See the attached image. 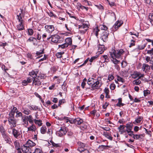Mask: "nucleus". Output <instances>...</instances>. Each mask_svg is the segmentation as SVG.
<instances>
[{"mask_svg": "<svg viewBox=\"0 0 153 153\" xmlns=\"http://www.w3.org/2000/svg\"><path fill=\"white\" fill-rule=\"evenodd\" d=\"M125 51L123 49L114 50L111 52H109L110 56L112 58H115L117 59L121 58L122 55L124 53Z\"/></svg>", "mask_w": 153, "mask_h": 153, "instance_id": "1", "label": "nucleus"}, {"mask_svg": "<svg viewBox=\"0 0 153 153\" xmlns=\"http://www.w3.org/2000/svg\"><path fill=\"white\" fill-rule=\"evenodd\" d=\"M51 38V41L54 43H61L62 42L63 38L57 34L52 35L48 38L47 39L48 40H49Z\"/></svg>", "mask_w": 153, "mask_h": 153, "instance_id": "2", "label": "nucleus"}, {"mask_svg": "<svg viewBox=\"0 0 153 153\" xmlns=\"http://www.w3.org/2000/svg\"><path fill=\"white\" fill-rule=\"evenodd\" d=\"M65 42L64 44L59 45V48L61 49H64L67 47L69 45H71L72 43V40L71 38H68L65 39Z\"/></svg>", "mask_w": 153, "mask_h": 153, "instance_id": "3", "label": "nucleus"}, {"mask_svg": "<svg viewBox=\"0 0 153 153\" xmlns=\"http://www.w3.org/2000/svg\"><path fill=\"white\" fill-rule=\"evenodd\" d=\"M99 29L98 28V27H96L94 29L93 32L95 33V35L97 36L98 34V32L100 31V29L101 30V32L104 31V30H107V27L104 25H100L99 27Z\"/></svg>", "mask_w": 153, "mask_h": 153, "instance_id": "4", "label": "nucleus"}, {"mask_svg": "<svg viewBox=\"0 0 153 153\" xmlns=\"http://www.w3.org/2000/svg\"><path fill=\"white\" fill-rule=\"evenodd\" d=\"M100 34V39L104 42H106L108 40L109 32L108 30H104Z\"/></svg>", "mask_w": 153, "mask_h": 153, "instance_id": "5", "label": "nucleus"}, {"mask_svg": "<svg viewBox=\"0 0 153 153\" xmlns=\"http://www.w3.org/2000/svg\"><path fill=\"white\" fill-rule=\"evenodd\" d=\"M67 132L66 128L65 127H61L60 129L56 131V134L57 136L61 137L65 135Z\"/></svg>", "mask_w": 153, "mask_h": 153, "instance_id": "6", "label": "nucleus"}, {"mask_svg": "<svg viewBox=\"0 0 153 153\" xmlns=\"http://www.w3.org/2000/svg\"><path fill=\"white\" fill-rule=\"evenodd\" d=\"M9 124L10 125L11 128L16 126V121L14 117H9L8 118Z\"/></svg>", "mask_w": 153, "mask_h": 153, "instance_id": "7", "label": "nucleus"}, {"mask_svg": "<svg viewBox=\"0 0 153 153\" xmlns=\"http://www.w3.org/2000/svg\"><path fill=\"white\" fill-rule=\"evenodd\" d=\"M100 78V77H98L97 79V80L94 83H92L91 88H92V90L97 89L101 86V85L99 86L100 82L99 81V78Z\"/></svg>", "mask_w": 153, "mask_h": 153, "instance_id": "8", "label": "nucleus"}, {"mask_svg": "<svg viewBox=\"0 0 153 153\" xmlns=\"http://www.w3.org/2000/svg\"><path fill=\"white\" fill-rule=\"evenodd\" d=\"M76 7L79 11H80L81 10H85L86 11H87L88 9V7L82 5L80 3H77Z\"/></svg>", "mask_w": 153, "mask_h": 153, "instance_id": "9", "label": "nucleus"}, {"mask_svg": "<svg viewBox=\"0 0 153 153\" xmlns=\"http://www.w3.org/2000/svg\"><path fill=\"white\" fill-rule=\"evenodd\" d=\"M45 27L46 31L49 33H51L54 30V27L53 25H46Z\"/></svg>", "mask_w": 153, "mask_h": 153, "instance_id": "10", "label": "nucleus"}, {"mask_svg": "<svg viewBox=\"0 0 153 153\" xmlns=\"http://www.w3.org/2000/svg\"><path fill=\"white\" fill-rule=\"evenodd\" d=\"M3 138L6 143L10 145L12 143L10 138L7 134L2 136Z\"/></svg>", "mask_w": 153, "mask_h": 153, "instance_id": "11", "label": "nucleus"}, {"mask_svg": "<svg viewBox=\"0 0 153 153\" xmlns=\"http://www.w3.org/2000/svg\"><path fill=\"white\" fill-rule=\"evenodd\" d=\"M12 129V133L13 136L16 138H18V137L20 136V133L18 130H17L14 128H11Z\"/></svg>", "mask_w": 153, "mask_h": 153, "instance_id": "12", "label": "nucleus"}, {"mask_svg": "<svg viewBox=\"0 0 153 153\" xmlns=\"http://www.w3.org/2000/svg\"><path fill=\"white\" fill-rule=\"evenodd\" d=\"M21 149L24 153H31L30 147H28L23 145L21 147Z\"/></svg>", "mask_w": 153, "mask_h": 153, "instance_id": "13", "label": "nucleus"}, {"mask_svg": "<svg viewBox=\"0 0 153 153\" xmlns=\"http://www.w3.org/2000/svg\"><path fill=\"white\" fill-rule=\"evenodd\" d=\"M42 81L40 80L37 77H34L33 81V84L36 86H39L41 85Z\"/></svg>", "mask_w": 153, "mask_h": 153, "instance_id": "14", "label": "nucleus"}, {"mask_svg": "<svg viewBox=\"0 0 153 153\" xmlns=\"http://www.w3.org/2000/svg\"><path fill=\"white\" fill-rule=\"evenodd\" d=\"M123 22L122 20H118L115 23L113 27L116 30L119 27L122 25Z\"/></svg>", "mask_w": 153, "mask_h": 153, "instance_id": "15", "label": "nucleus"}, {"mask_svg": "<svg viewBox=\"0 0 153 153\" xmlns=\"http://www.w3.org/2000/svg\"><path fill=\"white\" fill-rule=\"evenodd\" d=\"M24 145L28 147H30L34 146L36 145V144L31 140H28Z\"/></svg>", "mask_w": 153, "mask_h": 153, "instance_id": "16", "label": "nucleus"}, {"mask_svg": "<svg viewBox=\"0 0 153 153\" xmlns=\"http://www.w3.org/2000/svg\"><path fill=\"white\" fill-rule=\"evenodd\" d=\"M19 22V23L17 26V28L19 30H22L24 29V22Z\"/></svg>", "mask_w": 153, "mask_h": 153, "instance_id": "17", "label": "nucleus"}, {"mask_svg": "<svg viewBox=\"0 0 153 153\" xmlns=\"http://www.w3.org/2000/svg\"><path fill=\"white\" fill-rule=\"evenodd\" d=\"M17 111L16 107H13V109H11V111L9 114V117H14L15 112Z\"/></svg>", "mask_w": 153, "mask_h": 153, "instance_id": "18", "label": "nucleus"}, {"mask_svg": "<svg viewBox=\"0 0 153 153\" xmlns=\"http://www.w3.org/2000/svg\"><path fill=\"white\" fill-rule=\"evenodd\" d=\"M132 124L130 123H128L126 124V131L127 133H129L128 132L131 131V130L132 129Z\"/></svg>", "mask_w": 153, "mask_h": 153, "instance_id": "19", "label": "nucleus"}, {"mask_svg": "<svg viewBox=\"0 0 153 153\" xmlns=\"http://www.w3.org/2000/svg\"><path fill=\"white\" fill-rule=\"evenodd\" d=\"M142 69L143 71L146 72L149 70L150 66L148 64L144 63L143 64Z\"/></svg>", "mask_w": 153, "mask_h": 153, "instance_id": "20", "label": "nucleus"}, {"mask_svg": "<svg viewBox=\"0 0 153 153\" xmlns=\"http://www.w3.org/2000/svg\"><path fill=\"white\" fill-rule=\"evenodd\" d=\"M103 135L107 139L111 140H112L113 137L111 136L109 133L104 131L103 133Z\"/></svg>", "mask_w": 153, "mask_h": 153, "instance_id": "21", "label": "nucleus"}, {"mask_svg": "<svg viewBox=\"0 0 153 153\" xmlns=\"http://www.w3.org/2000/svg\"><path fill=\"white\" fill-rule=\"evenodd\" d=\"M140 75V73L137 71H134L133 74H131L132 77L134 79H135L137 77H139V76Z\"/></svg>", "mask_w": 153, "mask_h": 153, "instance_id": "22", "label": "nucleus"}, {"mask_svg": "<svg viewBox=\"0 0 153 153\" xmlns=\"http://www.w3.org/2000/svg\"><path fill=\"white\" fill-rule=\"evenodd\" d=\"M28 131H31L32 132L35 131L36 128L35 125L33 124H32L31 126H30L29 127H28Z\"/></svg>", "mask_w": 153, "mask_h": 153, "instance_id": "23", "label": "nucleus"}, {"mask_svg": "<svg viewBox=\"0 0 153 153\" xmlns=\"http://www.w3.org/2000/svg\"><path fill=\"white\" fill-rule=\"evenodd\" d=\"M23 11V10L21 9V13H19V14L17 15V19L18 20L19 22H24V21L22 19V17L21 15V13H22Z\"/></svg>", "mask_w": 153, "mask_h": 153, "instance_id": "24", "label": "nucleus"}, {"mask_svg": "<svg viewBox=\"0 0 153 153\" xmlns=\"http://www.w3.org/2000/svg\"><path fill=\"white\" fill-rule=\"evenodd\" d=\"M98 52L100 54H102L105 50L104 46L103 45H100L98 48Z\"/></svg>", "mask_w": 153, "mask_h": 153, "instance_id": "25", "label": "nucleus"}, {"mask_svg": "<svg viewBox=\"0 0 153 153\" xmlns=\"http://www.w3.org/2000/svg\"><path fill=\"white\" fill-rule=\"evenodd\" d=\"M37 72H35L34 71H32L31 72L29 73V75L32 77L33 79L34 77H37Z\"/></svg>", "mask_w": 153, "mask_h": 153, "instance_id": "26", "label": "nucleus"}, {"mask_svg": "<svg viewBox=\"0 0 153 153\" xmlns=\"http://www.w3.org/2000/svg\"><path fill=\"white\" fill-rule=\"evenodd\" d=\"M75 124L79 125L83 122V120L80 118H76Z\"/></svg>", "mask_w": 153, "mask_h": 153, "instance_id": "27", "label": "nucleus"}, {"mask_svg": "<svg viewBox=\"0 0 153 153\" xmlns=\"http://www.w3.org/2000/svg\"><path fill=\"white\" fill-rule=\"evenodd\" d=\"M27 121H28L30 123L32 124L33 123V120L32 116L31 115L27 116Z\"/></svg>", "mask_w": 153, "mask_h": 153, "instance_id": "28", "label": "nucleus"}, {"mask_svg": "<svg viewBox=\"0 0 153 153\" xmlns=\"http://www.w3.org/2000/svg\"><path fill=\"white\" fill-rule=\"evenodd\" d=\"M0 131L2 136L6 134L5 130L3 126H0Z\"/></svg>", "mask_w": 153, "mask_h": 153, "instance_id": "29", "label": "nucleus"}, {"mask_svg": "<svg viewBox=\"0 0 153 153\" xmlns=\"http://www.w3.org/2000/svg\"><path fill=\"white\" fill-rule=\"evenodd\" d=\"M47 131V128L46 126H42L40 128V132L42 134L46 133Z\"/></svg>", "mask_w": 153, "mask_h": 153, "instance_id": "30", "label": "nucleus"}, {"mask_svg": "<svg viewBox=\"0 0 153 153\" xmlns=\"http://www.w3.org/2000/svg\"><path fill=\"white\" fill-rule=\"evenodd\" d=\"M14 145L15 146L16 149L17 150H19L20 149V147L19 144L17 140L16 141L14 142Z\"/></svg>", "mask_w": 153, "mask_h": 153, "instance_id": "31", "label": "nucleus"}, {"mask_svg": "<svg viewBox=\"0 0 153 153\" xmlns=\"http://www.w3.org/2000/svg\"><path fill=\"white\" fill-rule=\"evenodd\" d=\"M22 120L23 122L25 124H28V122L27 121V116H24L22 117Z\"/></svg>", "mask_w": 153, "mask_h": 153, "instance_id": "32", "label": "nucleus"}, {"mask_svg": "<svg viewBox=\"0 0 153 153\" xmlns=\"http://www.w3.org/2000/svg\"><path fill=\"white\" fill-rule=\"evenodd\" d=\"M143 118L140 116H138L137 119H136L135 122H134V123L135 124H137V123H140Z\"/></svg>", "mask_w": 153, "mask_h": 153, "instance_id": "33", "label": "nucleus"}, {"mask_svg": "<svg viewBox=\"0 0 153 153\" xmlns=\"http://www.w3.org/2000/svg\"><path fill=\"white\" fill-rule=\"evenodd\" d=\"M138 78L133 81L132 83L134 85H138L141 83V81Z\"/></svg>", "mask_w": 153, "mask_h": 153, "instance_id": "34", "label": "nucleus"}, {"mask_svg": "<svg viewBox=\"0 0 153 153\" xmlns=\"http://www.w3.org/2000/svg\"><path fill=\"white\" fill-rule=\"evenodd\" d=\"M143 135L142 134L138 135L135 134L134 135L133 137L134 139L136 140H140L142 138L141 137H143Z\"/></svg>", "mask_w": 153, "mask_h": 153, "instance_id": "35", "label": "nucleus"}, {"mask_svg": "<svg viewBox=\"0 0 153 153\" xmlns=\"http://www.w3.org/2000/svg\"><path fill=\"white\" fill-rule=\"evenodd\" d=\"M47 13L50 17L55 18L56 17V16L51 11L49 10Z\"/></svg>", "mask_w": 153, "mask_h": 153, "instance_id": "36", "label": "nucleus"}, {"mask_svg": "<svg viewBox=\"0 0 153 153\" xmlns=\"http://www.w3.org/2000/svg\"><path fill=\"white\" fill-rule=\"evenodd\" d=\"M34 123L35 124H37L39 126H40L42 125V120H38L36 119L34 120Z\"/></svg>", "mask_w": 153, "mask_h": 153, "instance_id": "37", "label": "nucleus"}, {"mask_svg": "<svg viewBox=\"0 0 153 153\" xmlns=\"http://www.w3.org/2000/svg\"><path fill=\"white\" fill-rule=\"evenodd\" d=\"M34 40H35L36 41V39L33 37H30L27 40V42H34Z\"/></svg>", "mask_w": 153, "mask_h": 153, "instance_id": "38", "label": "nucleus"}, {"mask_svg": "<svg viewBox=\"0 0 153 153\" xmlns=\"http://www.w3.org/2000/svg\"><path fill=\"white\" fill-rule=\"evenodd\" d=\"M64 52H60L56 53V56L57 58H60L62 57V55L64 53Z\"/></svg>", "mask_w": 153, "mask_h": 153, "instance_id": "39", "label": "nucleus"}, {"mask_svg": "<svg viewBox=\"0 0 153 153\" xmlns=\"http://www.w3.org/2000/svg\"><path fill=\"white\" fill-rule=\"evenodd\" d=\"M146 44H144L143 45H139L138 46V49L140 50H143L144 49V48L146 46Z\"/></svg>", "mask_w": 153, "mask_h": 153, "instance_id": "40", "label": "nucleus"}, {"mask_svg": "<svg viewBox=\"0 0 153 153\" xmlns=\"http://www.w3.org/2000/svg\"><path fill=\"white\" fill-rule=\"evenodd\" d=\"M28 35L29 36H32L33 33V30L32 29H28Z\"/></svg>", "mask_w": 153, "mask_h": 153, "instance_id": "41", "label": "nucleus"}, {"mask_svg": "<svg viewBox=\"0 0 153 153\" xmlns=\"http://www.w3.org/2000/svg\"><path fill=\"white\" fill-rule=\"evenodd\" d=\"M144 94L145 96H146L149 94L150 93V91L148 90H144Z\"/></svg>", "mask_w": 153, "mask_h": 153, "instance_id": "42", "label": "nucleus"}, {"mask_svg": "<svg viewBox=\"0 0 153 153\" xmlns=\"http://www.w3.org/2000/svg\"><path fill=\"white\" fill-rule=\"evenodd\" d=\"M117 81L119 82H124V79L118 76H117Z\"/></svg>", "mask_w": 153, "mask_h": 153, "instance_id": "43", "label": "nucleus"}, {"mask_svg": "<svg viewBox=\"0 0 153 153\" xmlns=\"http://www.w3.org/2000/svg\"><path fill=\"white\" fill-rule=\"evenodd\" d=\"M65 102V100L64 99L60 100L59 102L58 106H60L62 104L64 103Z\"/></svg>", "mask_w": 153, "mask_h": 153, "instance_id": "44", "label": "nucleus"}, {"mask_svg": "<svg viewBox=\"0 0 153 153\" xmlns=\"http://www.w3.org/2000/svg\"><path fill=\"white\" fill-rule=\"evenodd\" d=\"M149 18L151 20V23L153 25V13L152 14H150L149 15Z\"/></svg>", "mask_w": 153, "mask_h": 153, "instance_id": "45", "label": "nucleus"}, {"mask_svg": "<svg viewBox=\"0 0 153 153\" xmlns=\"http://www.w3.org/2000/svg\"><path fill=\"white\" fill-rule=\"evenodd\" d=\"M42 150L39 148L35 149L34 152L33 153H42Z\"/></svg>", "mask_w": 153, "mask_h": 153, "instance_id": "46", "label": "nucleus"}, {"mask_svg": "<svg viewBox=\"0 0 153 153\" xmlns=\"http://www.w3.org/2000/svg\"><path fill=\"white\" fill-rule=\"evenodd\" d=\"M16 117H22L23 116H22V113L21 112H18L16 111Z\"/></svg>", "mask_w": 153, "mask_h": 153, "instance_id": "47", "label": "nucleus"}, {"mask_svg": "<svg viewBox=\"0 0 153 153\" xmlns=\"http://www.w3.org/2000/svg\"><path fill=\"white\" fill-rule=\"evenodd\" d=\"M44 49H43L42 50H41L39 51H37L36 53V54L37 56H39L41 54H43L44 53Z\"/></svg>", "mask_w": 153, "mask_h": 153, "instance_id": "48", "label": "nucleus"}, {"mask_svg": "<svg viewBox=\"0 0 153 153\" xmlns=\"http://www.w3.org/2000/svg\"><path fill=\"white\" fill-rule=\"evenodd\" d=\"M22 112L25 114L27 115L30 113V111L29 110H24Z\"/></svg>", "mask_w": 153, "mask_h": 153, "instance_id": "49", "label": "nucleus"}, {"mask_svg": "<svg viewBox=\"0 0 153 153\" xmlns=\"http://www.w3.org/2000/svg\"><path fill=\"white\" fill-rule=\"evenodd\" d=\"M97 55H96L95 56L92 57L89 60V61L91 62H92L95 59L98 57Z\"/></svg>", "mask_w": 153, "mask_h": 153, "instance_id": "50", "label": "nucleus"}, {"mask_svg": "<svg viewBox=\"0 0 153 153\" xmlns=\"http://www.w3.org/2000/svg\"><path fill=\"white\" fill-rule=\"evenodd\" d=\"M115 58H114L113 59L112 61L114 64H117L120 61L117 60Z\"/></svg>", "mask_w": 153, "mask_h": 153, "instance_id": "51", "label": "nucleus"}, {"mask_svg": "<svg viewBox=\"0 0 153 153\" xmlns=\"http://www.w3.org/2000/svg\"><path fill=\"white\" fill-rule=\"evenodd\" d=\"M94 80V79L93 78H89L88 80V84L90 85H91L92 84V83L91 82Z\"/></svg>", "mask_w": 153, "mask_h": 153, "instance_id": "52", "label": "nucleus"}, {"mask_svg": "<svg viewBox=\"0 0 153 153\" xmlns=\"http://www.w3.org/2000/svg\"><path fill=\"white\" fill-rule=\"evenodd\" d=\"M114 79V77L112 75L109 74L108 76V79L109 81H111Z\"/></svg>", "mask_w": 153, "mask_h": 153, "instance_id": "53", "label": "nucleus"}, {"mask_svg": "<svg viewBox=\"0 0 153 153\" xmlns=\"http://www.w3.org/2000/svg\"><path fill=\"white\" fill-rule=\"evenodd\" d=\"M77 143L78 144V145L80 146V147H81L84 148V147L85 146V145L84 143H81L80 142H79Z\"/></svg>", "mask_w": 153, "mask_h": 153, "instance_id": "54", "label": "nucleus"}, {"mask_svg": "<svg viewBox=\"0 0 153 153\" xmlns=\"http://www.w3.org/2000/svg\"><path fill=\"white\" fill-rule=\"evenodd\" d=\"M47 134H49V136H51L52 135V134H53V131L51 129H48V131L47 132Z\"/></svg>", "mask_w": 153, "mask_h": 153, "instance_id": "55", "label": "nucleus"}, {"mask_svg": "<svg viewBox=\"0 0 153 153\" xmlns=\"http://www.w3.org/2000/svg\"><path fill=\"white\" fill-rule=\"evenodd\" d=\"M28 83V82H27L26 80H24L22 81V85L24 86L27 85Z\"/></svg>", "mask_w": 153, "mask_h": 153, "instance_id": "56", "label": "nucleus"}, {"mask_svg": "<svg viewBox=\"0 0 153 153\" xmlns=\"http://www.w3.org/2000/svg\"><path fill=\"white\" fill-rule=\"evenodd\" d=\"M102 57L105 59V61L106 62H108L109 61V59L108 58L107 56L106 55H103Z\"/></svg>", "mask_w": 153, "mask_h": 153, "instance_id": "57", "label": "nucleus"}, {"mask_svg": "<svg viewBox=\"0 0 153 153\" xmlns=\"http://www.w3.org/2000/svg\"><path fill=\"white\" fill-rule=\"evenodd\" d=\"M125 126H124L123 125H121L118 128V129L119 130V131H120V130H123L124 128H125Z\"/></svg>", "mask_w": 153, "mask_h": 153, "instance_id": "58", "label": "nucleus"}, {"mask_svg": "<svg viewBox=\"0 0 153 153\" xmlns=\"http://www.w3.org/2000/svg\"><path fill=\"white\" fill-rule=\"evenodd\" d=\"M115 85L114 84H111L110 85V88L112 90H114L115 88Z\"/></svg>", "mask_w": 153, "mask_h": 153, "instance_id": "59", "label": "nucleus"}, {"mask_svg": "<svg viewBox=\"0 0 153 153\" xmlns=\"http://www.w3.org/2000/svg\"><path fill=\"white\" fill-rule=\"evenodd\" d=\"M33 78H32L31 77H29L27 78L26 80L28 83H30L32 80Z\"/></svg>", "mask_w": 153, "mask_h": 153, "instance_id": "60", "label": "nucleus"}, {"mask_svg": "<svg viewBox=\"0 0 153 153\" xmlns=\"http://www.w3.org/2000/svg\"><path fill=\"white\" fill-rule=\"evenodd\" d=\"M108 104L109 103H108L105 102L104 104L102 105V108L104 109H106Z\"/></svg>", "mask_w": 153, "mask_h": 153, "instance_id": "61", "label": "nucleus"}, {"mask_svg": "<svg viewBox=\"0 0 153 153\" xmlns=\"http://www.w3.org/2000/svg\"><path fill=\"white\" fill-rule=\"evenodd\" d=\"M76 119H72L71 120H70L69 122L71 124L75 123V124L76 122Z\"/></svg>", "mask_w": 153, "mask_h": 153, "instance_id": "62", "label": "nucleus"}, {"mask_svg": "<svg viewBox=\"0 0 153 153\" xmlns=\"http://www.w3.org/2000/svg\"><path fill=\"white\" fill-rule=\"evenodd\" d=\"M95 6L100 10L103 9V6L100 4H99V5H95Z\"/></svg>", "mask_w": 153, "mask_h": 153, "instance_id": "63", "label": "nucleus"}, {"mask_svg": "<svg viewBox=\"0 0 153 153\" xmlns=\"http://www.w3.org/2000/svg\"><path fill=\"white\" fill-rule=\"evenodd\" d=\"M84 149V148L79 147L78 148L77 150L81 153Z\"/></svg>", "mask_w": 153, "mask_h": 153, "instance_id": "64", "label": "nucleus"}]
</instances>
